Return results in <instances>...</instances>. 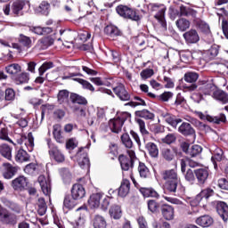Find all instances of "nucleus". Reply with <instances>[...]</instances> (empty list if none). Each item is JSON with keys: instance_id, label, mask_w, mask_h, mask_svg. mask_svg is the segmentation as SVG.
<instances>
[{"instance_id": "nucleus-1", "label": "nucleus", "mask_w": 228, "mask_h": 228, "mask_svg": "<svg viewBox=\"0 0 228 228\" xmlns=\"http://www.w3.org/2000/svg\"><path fill=\"white\" fill-rule=\"evenodd\" d=\"M183 88L187 92H195V90H198L200 98L202 99V95H210L213 97L216 86L209 80H199L198 85L191 84V86H183Z\"/></svg>"}, {"instance_id": "nucleus-2", "label": "nucleus", "mask_w": 228, "mask_h": 228, "mask_svg": "<svg viewBox=\"0 0 228 228\" xmlns=\"http://www.w3.org/2000/svg\"><path fill=\"white\" fill-rule=\"evenodd\" d=\"M18 42L19 43H7L5 45L7 47H12V49H17L18 53H22L25 49H31V47H33V41L31 40V37L24 34L19 35Z\"/></svg>"}, {"instance_id": "nucleus-3", "label": "nucleus", "mask_w": 228, "mask_h": 228, "mask_svg": "<svg viewBox=\"0 0 228 228\" xmlns=\"http://www.w3.org/2000/svg\"><path fill=\"white\" fill-rule=\"evenodd\" d=\"M165 190L169 193H174L175 197H183L186 191V189L181 183V179L166 182Z\"/></svg>"}, {"instance_id": "nucleus-4", "label": "nucleus", "mask_w": 228, "mask_h": 228, "mask_svg": "<svg viewBox=\"0 0 228 228\" xmlns=\"http://www.w3.org/2000/svg\"><path fill=\"white\" fill-rule=\"evenodd\" d=\"M69 99L73 104V107H71L72 111H74V113H79L80 117H85L86 115V112L85 111V109L76 105V104H81V105H86L88 104V101H86V98L72 93L69 96Z\"/></svg>"}, {"instance_id": "nucleus-5", "label": "nucleus", "mask_w": 228, "mask_h": 228, "mask_svg": "<svg viewBox=\"0 0 228 228\" xmlns=\"http://www.w3.org/2000/svg\"><path fill=\"white\" fill-rule=\"evenodd\" d=\"M127 155L120 154L118 156V161L120 163L121 169L125 172H127L130 168H133L134 166V159L136 158V154L134 151L128 150Z\"/></svg>"}, {"instance_id": "nucleus-6", "label": "nucleus", "mask_w": 228, "mask_h": 228, "mask_svg": "<svg viewBox=\"0 0 228 228\" xmlns=\"http://www.w3.org/2000/svg\"><path fill=\"white\" fill-rule=\"evenodd\" d=\"M116 11L120 17H123V19H129L130 20H134L135 22H138V20L142 19L136 11L129 8L126 5H118L116 8Z\"/></svg>"}, {"instance_id": "nucleus-7", "label": "nucleus", "mask_w": 228, "mask_h": 228, "mask_svg": "<svg viewBox=\"0 0 228 228\" xmlns=\"http://www.w3.org/2000/svg\"><path fill=\"white\" fill-rule=\"evenodd\" d=\"M47 145L51 159H54L57 163H63V161H65V156L61 153L60 149H58V146H55L54 143L51 142V139H47Z\"/></svg>"}, {"instance_id": "nucleus-8", "label": "nucleus", "mask_w": 228, "mask_h": 228, "mask_svg": "<svg viewBox=\"0 0 228 228\" xmlns=\"http://www.w3.org/2000/svg\"><path fill=\"white\" fill-rule=\"evenodd\" d=\"M152 12H158L154 18L159 22V24L167 29V20H165V12H167V8L163 7V5H158V4H151Z\"/></svg>"}, {"instance_id": "nucleus-9", "label": "nucleus", "mask_w": 228, "mask_h": 228, "mask_svg": "<svg viewBox=\"0 0 228 228\" xmlns=\"http://www.w3.org/2000/svg\"><path fill=\"white\" fill-rule=\"evenodd\" d=\"M77 157L79 167L83 169L89 170L90 159H88V152L86 151V148H80L77 153Z\"/></svg>"}, {"instance_id": "nucleus-10", "label": "nucleus", "mask_w": 228, "mask_h": 228, "mask_svg": "<svg viewBox=\"0 0 228 228\" xmlns=\"http://www.w3.org/2000/svg\"><path fill=\"white\" fill-rule=\"evenodd\" d=\"M194 175L198 184H200V186H203V184H206L209 179V169L208 167L195 169Z\"/></svg>"}, {"instance_id": "nucleus-11", "label": "nucleus", "mask_w": 228, "mask_h": 228, "mask_svg": "<svg viewBox=\"0 0 228 228\" xmlns=\"http://www.w3.org/2000/svg\"><path fill=\"white\" fill-rule=\"evenodd\" d=\"M152 138L143 139V143L145 145V149L150 154L151 158H158L159 156V149L158 145L152 142H151Z\"/></svg>"}, {"instance_id": "nucleus-12", "label": "nucleus", "mask_w": 228, "mask_h": 228, "mask_svg": "<svg viewBox=\"0 0 228 228\" xmlns=\"http://www.w3.org/2000/svg\"><path fill=\"white\" fill-rule=\"evenodd\" d=\"M113 92L120 101H131V94L126 90V86L123 84H119L114 87Z\"/></svg>"}, {"instance_id": "nucleus-13", "label": "nucleus", "mask_w": 228, "mask_h": 228, "mask_svg": "<svg viewBox=\"0 0 228 228\" xmlns=\"http://www.w3.org/2000/svg\"><path fill=\"white\" fill-rule=\"evenodd\" d=\"M0 220L5 225H15L17 224V216L8 212V210H4L0 212Z\"/></svg>"}, {"instance_id": "nucleus-14", "label": "nucleus", "mask_w": 228, "mask_h": 228, "mask_svg": "<svg viewBox=\"0 0 228 228\" xmlns=\"http://www.w3.org/2000/svg\"><path fill=\"white\" fill-rule=\"evenodd\" d=\"M12 187L15 191H22L28 188V178L24 175L18 176L12 182Z\"/></svg>"}, {"instance_id": "nucleus-15", "label": "nucleus", "mask_w": 228, "mask_h": 228, "mask_svg": "<svg viewBox=\"0 0 228 228\" xmlns=\"http://www.w3.org/2000/svg\"><path fill=\"white\" fill-rule=\"evenodd\" d=\"M86 195V191L81 183H74L71 188V197L77 200H81Z\"/></svg>"}, {"instance_id": "nucleus-16", "label": "nucleus", "mask_w": 228, "mask_h": 228, "mask_svg": "<svg viewBox=\"0 0 228 228\" xmlns=\"http://www.w3.org/2000/svg\"><path fill=\"white\" fill-rule=\"evenodd\" d=\"M224 150H222L221 148L218 147H214L212 148V158H211V161L214 165V168L215 170H218V164L220 163V161H222V159H224Z\"/></svg>"}, {"instance_id": "nucleus-17", "label": "nucleus", "mask_w": 228, "mask_h": 228, "mask_svg": "<svg viewBox=\"0 0 228 228\" xmlns=\"http://www.w3.org/2000/svg\"><path fill=\"white\" fill-rule=\"evenodd\" d=\"M19 168L17 167H13L10 163H4L2 165V174L4 179H12L17 174Z\"/></svg>"}, {"instance_id": "nucleus-18", "label": "nucleus", "mask_w": 228, "mask_h": 228, "mask_svg": "<svg viewBox=\"0 0 228 228\" xmlns=\"http://www.w3.org/2000/svg\"><path fill=\"white\" fill-rule=\"evenodd\" d=\"M216 204V209L217 211V214L221 218L224 220V222L228 221V205L224 201H215Z\"/></svg>"}, {"instance_id": "nucleus-19", "label": "nucleus", "mask_w": 228, "mask_h": 228, "mask_svg": "<svg viewBox=\"0 0 228 228\" xmlns=\"http://www.w3.org/2000/svg\"><path fill=\"white\" fill-rule=\"evenodd\" d=\"M160 213L165 220L170 221L174 220L175 210L174 209V207L168 204H163L160 207Z\"/></svg>"}, {"instance_id": "nucleus-20", "label": "nucleus", "mask_w": 228, "mask_h": 228, "mask_svg": "<svg viewBox=\"0 0 228 228\" xmlns=\"http://www.w3.org/2000/svg\"><path fill=\"white\" fill-rule=\"evenodd\" d=\"M18 142L20 143L22 149L26 147L28 152H33V149L35 147V138L33 137L32 133H28L27 137L21 138L20 142Z\"/></svg>"}, {"instance_id": "nucleus-21", "label": "nucleus", "mask_w": 228, "mask_h": 228, "mask_svg": "<svg viewBox=\"0 0 228 228\" xmlns=\"http://www.w3.org/2000/svg\"><path fill=\"white\" fill-rule=\"evenodd\" d=\"M2 203L5 208H8L12 213H16V215H20L22 213V207L19 205L18 203H15L13 201H10L6 198L1 199Z\"/></svg>"}, {"instance_id": "nucleus-22", "label": "nucleus", "mask_w": 228, "mask_h": 228, "mask_svg": "<svg viewBox=\"0 0 228 228\" xmlns=\"http://www.w3.org/2000/svg\"><path fill=\"white\" fill-rule=\"evenodd\" d=\"M162 118H164L165 122H167V124H168L171 127H174V129H177V125L183 122V119L177 118L175 115L171 113H163Z\"/></svg>"}, {"instance_id": "nucleus-23", "label": "nucleus", "mask_w": 228, "mask_h": 228, "mask_svg": "<svg viewBox=\"0 0 228 228\" xmlns=\"http://www.w3.org/2000/svg\"><path fill=\"white\" fill-rule=\"evenodd\" d=\"M186 44H197L199 40H200V37L199 36V32L195 29H191L183 35Z\"/></svg>"}, {"instance_id": "nucleus-24", "label": "nucleus", "mask_w": 228, "mask_h": 228, "mask_svg": "<svg viewBox=\"0 0 228 228\" xmlns=\"http://www.w3.org/2000/svg\"><path fill=\"white\" fill-rule=\"evenodd\" d=\"M212 98H214L215 101L221 102V104L228 103V94H227V92H225L222 89L216 88V90L214 91V93L212 94Z\"/></svg>"}, {"instance_id": "nucleus-25", "label": "nucleus", "mask_w": 228, "mask_h": 228, "mask_svg": "<svg viewBox=\"0 0 228 228\" xmlns=\"http://www.w3.org/2000/svg\"><path fill=\"white\" fill-rule=\"evenodd\" d=\"M161 177L166 183L167 181H177L181 178H179V175H177V169H167L161 172Z\"/></svg>"}, {"instance_id": "nucleus-26", "label": "nucleus", "mask_w": 228, "mask_h": 228, "mask_svg": "<svg viewBox=\"0 0 228 228\" xmlns=\"http://www.w3.org/2000/svg\"><path fill=\"white\" fill-rule=\"evenodd\" d=\"M178 133L183 136H193L195 134V129L191 127V125L188 122H183L178 127Z\"/></svg>"}, {"instance_id": "nucleus-27", "label": "nucleus", "mask_w": 228, "mask_h": 228, "mask_svg": "<svg viewBox=\"0 0 228 228\" xmlns=\"http://www.w3.org/2000/svg\"><path fill=\"white\" fill-rule=\"evenodd\" d=\"M213 195H215V191L211 188H206L204 190H202L197 196H196V202H198V204H200V202H202V200H208V199H209V197H213Z\"/></svg>"}, {"instance_id": "nucleus-28", "label": "nucleus", "mask_w": 228, "mask_h": 228, "mask_svg": "<svg viewBox=\"0 0 228 228\" xmlns=\"http://www.w3.org/2000/svg\"><path fill=\"white\" fill-rule=\"evenodd\" d=\"M197 225H200V227H211V224H214L213 217H211L208 215L201 216L196 219Z\"/></svg>"}, {"instance_id": "nucleus-29", "label": "nucleus", "mask_w": 228, "mask_h": 228, "mask_svg": "<svg viewBox=\"0 0 228 228\" xmlns=\"http://www.w3.org/2000/svg\"><path fill=\"white\" fill-rule=\"evenodd\" d=\"M53 134V138L57 142V143H65L66 139H65V135H63V131L61 130V126L54 125Z\"/></svg>"}, {"instance_id": "nucleus-30", "label": "nucleus", "mask_w": 228, "mask_h": 228, "mask_svg": "<svg viewBox=\"0 0 228 228\" xmlns=\"http://www.w3.org/2000/svg\"><path fill=\"white\" fill-rule=\"evenodd\" d=\"M102 197H104V193L102 192H96L92 194L88 200L90 208H99V206H101V199H102Z\"/></svg>"}, {"instance_id": "nucleus-31", "label": "nucleus", "mask_w": 228, "mask_h": 228, "mask_svg": "<svg viewBox=\"0 0 228 228\" xmlns=\"http://www.w3.org/2000/svg\"><path fill=\"white\" fill-rule=\"evenodd\" d=\"M38 183L44 195H51V181L46 179L45 176H39Z\"/></svg>"}, {"instance_id": "nucleus-32", "label": "nucleus", "mask_w": 228, "mask_h": 228, "mask_svg": "<svg viewBox=\"0 0 228 228\" xmlns=\"http://www.w3.org/2000/svg\"><path fill=\"white\" fill-rule=\"evenodd\" d=\"M92 224L94 228H106L108 225L106 218L99 214L93 216Z\"/></svg>"}, {"instance_id": "nucleus-33", "label": "nucleus", "mask_w": 228, "mask_h": 228, "mask_svg": "<svg viewBox=\"0 0 228 228\" xmlns=\"http://www.w3.org/2000/svg\"><path fill=\"white\" fill-rule=\"evenodd\" d=\"M124 125L122 124V121L120 119L114 118L113 119H110L109 121V127L112 133H115L116 134H118L122 131V126Z\"/></svg>"}, {"instance_id": "nucleus-34", "label": "nucleus", "mask_w": 228, "mask_h": 228, "mask_svg": "<svg viewBox=\"0 0 228 228\" xmlns=\"http://www.w3.org/2000/svg\"><path fill=\"white\" fill-rule=\"evenodd\" d=\"M12 79L16 85H26L29 83V73L22 72L17 74L16 76H12Z\"/></svg>"}, {"instance_id": "nucleus-35", "label": "nucleus", "mask_w": 228, "mask_h": 228, "mask_svg": "<svg viewBox=\"0 0 228 228\" xmlns=\"http://www.w3.org/2000/svg\"><path fill=\"white\" fill-rule=\"evenodd\" d=\"M29 154L24 149H20L15 154V161L17 163H26L30 159Z\"/></svg>"}, {"instance_id": "nucleus-36", "label": "nucleus", "mask_w": 228, "mask_h": 228, "mask_svg": "<svg viewBox=\"0 0 228 228\" xmlns=\"http://www.w3.org/2000/svg\"><path fill=\"white\" fill-rule=\"evenodd\" d=\"M206 118L208 122H213V124H225L227 122V117L224 113H220L217 116L207 115Z\"/></svg>"}, {"instance_id": "nucleus-37", "label": "nucleus", "mask_w": 228, "mask_h": 228, "mask_svg": "<svg viewBox=\"0 0 228 228\" xmlns=\"http://www.w3.org/2000/svg\"><path fill=\"white\" fill-rule=\"evenodd\" d=\"M12 147L6 143L0 144V155L8 159V161H12Z\"/></svg>"}, {"instance_id": "nucleus-38", "label": "nucleus", "mask_w": 228, "mask_h": 228, "mask_svg": "<svg viewBox=\"0 0 228 228\" xmlns=\"http://www.w3.org/2000/svg\"><path fill=\"white\" fill-rule=\"evenodd\" d=\"M129 190H131V183L129 180L124 179L118 189L119 197H126V195L129 193Z\"/></svg>"}, {"instance_id": "nucleus-39", "label": "nucleus", "mask_w": 228, "mask_h": 228, "mask_svg": "<svg viewBox=\"0 0 228 228\" xmlns=\"http://www.w3.org/2000/svg\"><path fill=\"white\" fill-rule=\"evenodd\" d=\"M110 217L114 220H120L122 218V208L118 205H112L109 210Z\"/></svg>"}, {"instance_id": "nucleus-40", "label": "nucleus", "mask_w": 228, "mask_h": 228, "mask_svg": "<svg viewBox=\"0 0 228 228\" xmlns=\"http://www.w3.org/2000/svg\"><path fill=\"white\" fill-rule=\"evenodd\" d=\"M136 122L139 126L140 133L143 140H147V138H152V134L148 132L147 127L145 126V121H143V119L139 118L136 120Z\"/></svg>"}, {"instance_id": "nucleus-41", "label": "nucleus", "mask_w": 228, "mask_h": 228, "mask_svg": "<svg viewBox=\"0 0 228 228\" xmlns=\"http://www.w3.org/2000/svg\"><path fill=\"white\" fill-rule=\"evenodd\" d=\"M77 200L74 199V197L67 194L64 197V200H63V208L65 209H74V208H76L77 202L76 201Z\"/></svg>"}, {"instance_id": "nucleus-42", "label": "nucleus", "mask_w": 228, "mask_h": 228, "mask_svg": "<svg viewBox=\"0 0 228 228\" xmlns=\"http://www.w3.org/2000/svg\"><path fill=\"white\" fill-rule=\"evenodd\" d=\"M26 4L22 0H16L12 3V12L14 15H22V10Z\"/></svg>"}, {"instance_id": "nucleus-43", "label": "nucleus", "mask_w": 228, "mask_h": 228, "mask_svg": "<svg viewBox=\"0 0 228 228\" xmlns=\"http://www.w3.org/2000/svg\"><path fill=\"white\" fill-rule=\"evenodd\" d=\"M161 156L166 161H172L175 158V150L164 148L161 151Z\"/></svg>"}, {"instance_id": "nucleus-44", "label": "nucleus", "mask_w": 228, "mask_h": 228, "mask_svg": "<svg viewBox=\"0 0 228 228\" xmlns=\"http://www.w3.org/2000/svg\"><path fill=\"white\" fill-rule=\"evenodd\" d=\"M22 70V67L17 63H12L5 67V72L11 76H17Z\"/></svg>"}, {"instance_id": "nucleus-45", "label": "nucleus", "mask_w": 228, "mask_h": 228, "mask_svg": "<svg viewBox=\"0 0 228 228\" xmlns=\"http://www.w3.org/2000/svg\"><path fill=\"white\" fill-rule=\"evenodd\" d=\"M37 204L38 207V215H40V216H44V215H45V213L47 212V203H45V199L38 198Z\"/></svg>"}, {"instance_id": "nucleus-46", "label": "nucleus", "mask_w": 228, "mask_h": 228, "mask_svg": "<svg viewBox=\"0 0 228 228\" xmlns=\"http://www.w3.org/2000/svg\"><path fill=\"white\" fill-rule=\"evenodd\" d=\"M139 191L142 193V195H143V197H153L155 199H158L159 197V194L158 193V191H156L154 189L152 188H140Z\"/></svg>"}, {"instance_id": "nucleus-47", "label": "nucleus", "mask_w": 228, "mask_h": 228, "mask_svg": "<svg viewBox=\"0 0 228 228\" xmlns=\"http://www.w3.org/2000/svg\"><path fill=\"white\" fill-rule=\"evenodd\" d=\"M176 28H178L179 31H186V29H190V20L181 18L175 21Z\"/></svg>"}, {"instance_id": "nucleus-48", "label": "nucleus", "mask_w": 228, "mask_h": 228, "mask_svg": "<svg viewBox=\"0 0 228 228\" xmlns=\"http://www.w3.org/2000/svg\"><path fill=\"white\" fill-rule=\"evenodd\" d=\"M136 117L144 118L145 120H154V113L151 112L148 110H137L135 111Z\"/></svg>"}, {"instance_id": "nucleus-49", "label": "nucleus", "mask_w": 228, "mask_h": 228, "mask_svg": "<svg viewBox=\"0 0 228 228\" xmlns=\"http://www.w3.org/2000/svg\"><path fill=\"white\" fill-rule=\"evenodd\" d=\"M180 15L182 17H195V15H197V11L182 5L180 6Z\"/></svg>"}, {"instance_id": "nucleus-50", "label": "nucleus", "mask_w": 228, "mask_h": 228, "mask_svg": "<svg viewBox=\"0 0 228 228\" xmlns=\"http://www.w3.org/2000/svg\"><path fill=\"white\" fill-rule=\"evenodd\" d=\"M104 33L108 35V37H120V30L118 28L113 25H109L105 27Z\"/></svg>"}, {"instance_id": "nucleus-51", "label": "nucleus", "mask_w": 228, "mask_h": 228, "mask_svg": "<svg viewBox=\"0 0 228 228\" xmlns=\"http://www.w3.org/2000/svg\"><path fill=\"white\" fill-rule=\"evenodd\" d=\"M138 172L140 177H142V179H147V177L151 175V171H149V167H147V166H145V164L142 162H139Z\"/></svg>"}, {"instance_id": "nucleus-52", "label": "nucleus", "mask_w": 228, "mask_h": 228, "mask_svg": "<svg viewBox=\"0 0 228 228\" xmlns=\"http://www.w3.org/2000/svg\"><path fill=\"white\" fill-rule=\"evenodd\" d=\"M199 79V73L195 71H189L186 72L183 76V80L186 83H196V81Z\"/></svg>"}, {"instance_id": "nucleus-53", "label": "nucleus", "mask_w": 228, "mask_h": 228, "mask_svg": "<svg viewBox=\"0 0 228 228\" xmlns=\"http://www.w3.org/2000/svg\"><path fill=\"white\" fill-rule=\"evenodd\" d=\"M53 44V38L46 37L38 40L37 45L40 49L45 50L47 47H51V45Z\"/></svg>"}, {"instance_id": "nucleus-54", "label": "nucleus", "mask_w": 228, "mask_h": 228, "mask_svg": "<svg viewBox=\"0 0 228 228\" xmlns=\"http://www.w3.org/2000/svg\"><path fill=\"white\" fill-rule=\"evenodd\" d=\"M201 153L202 146L199 144H194L191 146L188 156H191V158H197V156L200 155Z\"/></svg>"}, {"instance_id": "nucleus-55", "label": "nucleus", "mask_w": 228, "mask_h": 228, "mask_svg": "<svg viewBox=\"0 0 228 228\" xmlns=\"http://www.w3.org/2000/svg\"><path fill=\"white\" fill-rule=\"evenodd\" d=\"M54 68V63L53 61H45L44 62L40 68L38 69L39 76H44L49 69H53Z\"/></svg>"}, {"instance_id": "nucleus-56", "label": "nucleus", "mask_w": 228, "mask_h": 228, "mask_svg": "<svg viewBox=\"0 0 228 228\" xmlns=\"http://www.w3.org/2000/svg\"><path fill=\"white\" fill-rule=\"evenodd\" d=\"M134 100L135 102H130L128 103H126V106H131L132 108H136V106H147V103H145V100L140 98L139 96L134 97Z\"/></svg>"}, {"instance_id": "nucleus-57", "label": "nucleus", "mask_w": 228, "mask_h": 228, "mask_svg": "<svg viewBox=\"0 0 228 228\" xmlns=\"http://www.w3.org/2000/svg\"><path fill=\"white\" fill-rule=\"evenodd\" d=\"M176 140L177 135H175V134H167L164 138L161 139V142L167 145H172V143H175Z\"/></svg>"}, {"instance_id": "nucleus-58", "label": "nucleus", "mask_w": 228, "mask_h": 228, "mask_svg": "<svg viewBox=\"0 0 228 228\" xmlns=\"http://www.w3.org/2000/svg\"><path fill=\"white\" fill-rule=\"evenodd\" d=\"M121 142L126 149H133V141L131 140L129 134H123L121 135Z\"/></svg>"}, {"instance_id": "nucleus-59", "label": "nucleus", "mask_w": 228, "mask_h": 228, "mask_svg": "<svg viewBox=\"0 0 228 228\" xmlns=\"http://www.w3.org/2000/svg\"><path fill=\"white\" fill-rule=\"evenodd\" d=\"M174 97V93L172 92H164L160 95L157 96V101H161L162 102H168L170 99Z\"/></svg>"}, {"instance_id": "nucleus-60", "label": "nucleus", "mask_w": 228, "mask_h": 228, "mask_svg": "<svg viewBox=\"0 0 228 228\" xmlns=\"http://www.w3.org/2000/svg\"><path fill=\"white\" fill-rule=\"evenodd\" d=\"M195 171L188 169L184 175V179L187 183L193 184L195 183Z\"/></svg>"}, {"instance_id": "nucleus-61", "label": "nucleus", "mask_w": 228, "mask_h": 228, "mask_svg": "<svg viewBox=\"0 0 228 228\" xmlns=\"http://www.w3.org/2000/svg\"><path fill=\"white\" fill-rule=\"evenodd\" d=\"M0 140H4L5 142H9L10 143H13V141L10 139L8 136V128L6 127H2L0 129Z\"/></svg>"}, {"instance_id": "nucleus-62", "label": "nucleus", "mask_w": 228, "mask_h": 228, "mask_svg": "<svg viewBox=\"0 0 228 228\" xmlns=\"http://www.w3.org/2000/svg\"><path fill=\"white\" fill-rule=\"evenodd\" d=\"M148 209L151 213H157V211L159 209V203L156 202L154 200H151L148 201Z\"/></svg>"}, {"instance_id": "nucleus-63", "label": "nucleus", "mask_w": 228, "mask_h": 228, "mask_svg": "<svg viewBox=\"0 0 228 228\" xmlns=\"http://www.w3.org/2000/svg\"><path fill=\"white\" fill-rule=\"evenodd\" d=\"M25 174H28V175H33L35 172H37V164L35 163H30L27 165L24 168Z\"/></svg>"}, {"instance_id": "nucleus-64", "label": "nucleus", "mask_w": 228, "mask_h": 228, "mask_svg": "<svg viewBox=\"0 0 228 228\" xmlns=\"http://www.w3.org/2000/svg\"><path fill=\"white\" fill-rule=\"evenodd\" d=\"M217 186L218 188H220V190H224L225 191H228V179L226 178L218 179Z\"/></svg>"}]
</instances>
